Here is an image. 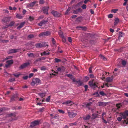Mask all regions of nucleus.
I'll use <instances>...</instances> for the list:
<instances>
[{
  "mask_svg": "<svg viewBox=\"0 0 128 128\" xmlns=\"http://www.w3.org/2000/svg\"><path fill=\"white\" fill-rule=\"evenodd\" d=\"M121 117H118L117 118V120L119 122L121 121L122 118L124 119L122 120L123 123L124 124H128V119L126 118L128 117V110L120 114Z\"/></svg>",
  "mask_w": 128,
  "mask_h": 128,
  "instance_id": "f257e3e1",
  "label": "nucleus"
},
{
  "mask_svg": "<svg viewBox=\"0 0 128 128\" xmlns=\"http://www.w3.org/2000/svg\"><path fill=\"white\" fill-rule=\"evenodd\" d=\"M35 46L36 48H38L46 47V46L48 47V46L47 43L44 42L36 44Z\"/></svg>",
  "mask_w": 128,
  "mask_h": 128,
  "instance_id": "f03ea898",
  "label": "nucleus"
},
{
  "mask_svg": "<svg viewBox=\"0 0 128 128\" xmlns=\"http://www.w3.org/2000/svg\"><path fill=\"white\" fill-rule=\"evenodd\" d=\"M94 80L93 79L92 81L89 82L88 83L90 87L93 88L94 89L98 87L97 85L98 83L96 82H94Z\"/></svg>",
  "mask_w": 128,
  "mask_h": 128,
  "instance_id": "7ed1b4c3",
  "label": "nucleus"
},
{
  "mask_svg": "<svg viewBox=\"0 0 128 128\" xmlns=\"http://www.w3.org/2000/svg\"><path fill=\"white\" fill-rule=\"evenodd\" d=\"M40 80L38 78H34L31 83V85L34 86L35 84H38L40 82Z\"/></svg>",
  "mask_w": 128,
  "mask_h": 128,
  "instance_id": "20e7f679",
  "label": "nucleus"
},
{
  "mask_svg": "<svg viewBox=\"0 0 128 128\" xmlns=\"http://www.w3.org/2000/svg\"><path fill=\"white\" fill-rule=\"evenodd\" d=\"M50 32L48 31L42 32L40 33L38 35V36L39 37H40L41 36L44 37L50 36Z\"/></svg>",
  "mask_w": 128,
  "mask_h": 128,
  "instance_id": "39448f33",
  "label": "nucleus"
},
{
  "mask_svg": "<svg viewBox=\"0 0 128 128\" xmlns=\"http://www.w3.org/2000/svg\"><path fill=\"white\" fill-rule=\"evenodd\" d=\"M40 121L38 120H35L31 122L30 126L33 128L35 126L38 125L39 124Z\"/></svg>",
  "mask_w": 128,
  "mask_h": 128,
  "instance_id": "423d86ee",
  "label": "nucleus"
},
{
  "mask_svg": "<svg viewBox=\"0 0 128 128\" xmlns=\"http://www.w3.org/2000/svg\"><path fill=\"white\" fill-rule=\"evenodd\" d=\"M51 13L54 16L56 17H59L61 16V14H60L56 10L52 11Z\"/></svg>",
  "mask_w": 128,
  "mask_h": 128,
  "instance_id": "0eeeda50",
  "label": "nucleus"
},
{
  "mask_svg": "<svg viewBox=\"0 0 128 128\" xmlns=\"http://www.w3.org/2000/svg\"><path fill=\"white\" fill-rule=\"evenodd\" d=\"M6 64L5 65V66L6 68H8L13 63V60H8L6 61Z\"/></svg>",
  "mask_w": 128,
  "mask_h": 128,
  "instance_id": "6e6552de",
  "label": "nucleus"
},
{
  "mask_svg": "<svg viewBox=\"0 0 128 128\" xmlns=\"http://www.w3.org/2000/svg\"><path fill=\"white\" fill-rule=\"evenodd\" d=\"M30 64V63L29 62L24 63L19 67V68L20 69H22L27 67Z\"/></svg>",
  "mask_w": 128,
  "mask_h": 128,
  "instance_id": "1a4fd4ad",
  "label": "nucleus"
},
{
  "mask_svg": "<svg viewBox=\"0 0 128 128\" xmlns=\"http://www.w3.org/2000/svg\"><path fill=\"white\" fill-rule=\"evenodd\" d=\"M62 104L66 105L71 106L73 104V102L71 100H68L63 102Z\"/></svg>",
  "mask_w": 128,
  "mask_h": 128,
  "instance_id": "9d476101",
  "label": "nucleus"
},
{
  "mask_svg": "<svg viewBox=\"0 0 128 128\" xmlns=\"http://www.w3.org/2000/svg\"><path fill=\"white\" fill-rule=\"evenodd\" d=\"M18 98V95L17 94H14L10 98V102L14 101H15Z\"/></svg>",
  "mask_w": 128,
  "mask_h": 128,
  "instance_id": "9b49d317",
  "label": "nucleus"
},
{
  "mask_svg": "<svg viewBox=\"0 0 128 128\" xmlns=\"http://www.w3.org/2000/svg\"><path fill=\"white\" fill-rule=\"evenodd\" d=\"M68 116L70 118H73L76 115V113H74L72 112L68 111Z\"/></svg>",
  "mask_w": 128,
  "mask_h": 128,
  "instance_id": "f8f14e48",
  "label": "nucleus"
},
{
  "mask_svg": "<svg viewBox=\"0 0 128 128\" xmlns=\"http://www.w3.org/2000/svg\"><path fill=\"white\" fill-rule=\"evenodd\" d=\"M65 68L63 66H62L58 68L56 70V72H64L65 71Z\"/></svg>",
  "mask_w": 128,
  "mask_h": 128,
  "instance_id": "ddd939ff",
  "label": "nucleus"
},
{
  "mask_svg": "<svg viewBox=\"0 0 128 128\" xmlns=\"http://www.w3.org/2000/svg\"><path fill=\"white\" fill-rule=\"evenodd\" d=\"M11 17H6L2 20L3 21L7 23L9 22L10 20V18Z\"/></svg>",
  "mask_w": 128,
  "mask_h": 128,
  "instance_id": "4468645a",
  "label": "nucleus"
},
{
  "mask_svg": "<svg viewBox=\"0 0 128 128\" xmlns=\"http://www.w3.org/2000/svg\"><path fill=\"white\" fill-rule=\"evenodd\" d=\"M97 105L98 106H106V103L102 102H99L97 103Z\"/></svg>",
  "mask_w": 128,
  "mask_h": 128,
  "instance_id": "2eb2a0df",
  "label": "nucleus"
},
{
  "mask_svg": "<svg viewBox=\"0 0 128 128\" xmlns=\"http://www.w3.org/2000/svg\"><path fill=\"white\" fill-rule=\"evenodd\" d=\"M49 7L48 6L44 7L42 8V10L44 13L48 14V11Z\"/></svg>",
  "mask_w": 128,
  "mask_h": 128,
  "instance_id": "dca6fc26",
  "label": "nucleus"
},
{
  "mask_svg": "<svg viewBox=\"0 0 128 128\" xmlns=\"http://www.w3.org/2000/svg\"><path fill=\"white\" fill-rule=\"evenodd\" d=\"M17 49H11L9 50L8 52V53L9 54L11 53H15L17 52Z\"/></svg>",
  "mask_w": 128,
  "mask_h": 128,
  "instance_id": "f3484780",
  "label": "nucleus"
},
{
  "mask_svg": "<svg viewBox=\"0 0 128 128\" xmlns=\"http://www.w3.org/2000/svg\"><path fill=\"white\" fill-rule=\"evenodd\" d=\"M36 3V1L34 2L27 4V6L28 8L33 7Z\"/></svg>",
  "mask_w": 128,
  "mask_h": 128,
  "instance_id": "a211bd4d",
  "label": "nucleus"
},
{
  "mask_svg": "<svg viewBox=\"0 0 128 128\" xmlns=\"http://www.w3.org/2000/svg\"><path fill=\"white\" fill-rule=\"evenodd\" d=\"M48 51V50L46 51H44L42 53H41L40 55L42 56L45 55H49L50 54V53L49 52H47Z\"/></svg>",
  "mask_w": 128,
  "mask_h": 128,
  "instance_id": "6ab92c4d",
  "label": "nucleus"
},
{
  "mask_svg": "<svg viewBox=\"0 0 128 128\" xmlns=\"http://www.w3.org/2000/svg\"><path fill=\"white\" fill-rule=\"evenodd\" d=\"M48 22L47 20H43L41 21L38 24V26H41L44 24H45Z\"/></svg>",
  "mask_w": 128,
  "mask_h": 128,
  "instance_id": "aec40b11",
  "label": "nucleus"
},
{
  "mask_svg": "<svg viewBox=\"0 0 128 128\" xmlns=\"http://www.w3.org/2000/svg\"><path fill=\"white\" fill-rule=\"evenodd\" d=\"M113 78L112 76L108 77L106 78V82H110L112 81Z\"/></svg>",
  "mask_w": 128,
  "mask_h": 128,
  "instance_id": "412c9836",
  "label": "nucleus"
},
{
  "mask_svg": "<svg viewBox=\"0 0 128 128\" xmlns=\"http://www.w3.org/2000/svg\"><path fill=\"white\" fill-rule=\"evenodd\" d=\"M82 21V16H80L76 18V21L78 22H80Z\"/></svg>",
  "mask_w": 128,
  "mask_h": 128,
  "instance_id": "4be33fe9",
  "label": "nucleus"
},
{
  "mask_svg": "<svg viewBox=\"0 0 128 128\" xmlns=\"http://www.w3.org/2000/svg\"><path fill=\"white\" fill-rule=\"evenodd\" d=\"M28 56L30 58H34V54L32 53L29 52L27 53Z\"/></svg>",
  "mask_w": 128,
  "mask_h": 128,
  "instance_id": "5701e85b",
  "label": "nucleus"
},
{
  "mask_svg": "<svg viewBox=\"0 0 128 128\" xmlns=\"http://www.w3.org/2000/svg\"><path fill=\"white\" fill-rule=\"evenodd\" d=\"M25 23V22H24L21 23L20 26L17 28V29L18 30L20 29L23 26Z\"/></svg>",
  "mask_w": 128,
  "mask_h": 128,
  "instance_id": "b1692460",
  "label": "nucleus"
},
{
  "mask_svg": "<svg viewBox=\"0 0 128 128\" xmlns=\"http://www.w3.org/2000/svg\"><path fill=\"white\" fill-rule=\"evenodd\" d=\"M92 102H90L89 103H88L86 105V107L88 108L89 110H90V106H91V105L92 104Z\"/></svg>",
  "mask_w": 128,
  "mask_h": 128,
  "instance_id": "393cba45",
  "label": "nucleus"
},
{
  "mask_svg": "<svg viewBox=\"0 0 128 128\" xmlns=\"http://www.w3.org/2000/svg\"><path fill=\"white\" fill-rule=\"evenodd\" d=\"M119 21V18H116L115 19V22L114 23V25L116 26L118 23Z\"/></svg>",
  "mask_w": 128,
  "mask_h": 128,
  "instance_id": "a878e982",
  "label": "nucleus"
},
{
  "mask_svg": "<svg viewBox=\"0 0 128 128\" xmlns=\"http://www.w3.org/2000/svg\"><path fill=\"white\" fill-rule=\"evenodd\" d=\"M90 117V116L89 115H88L86 116L83 117V118L84 120H89Z\"/></svg>",
  "mask_w": 128,
  "mask_h": 128,
  "instance_id": "bb28decb",
  "label": "nucleus"
},
{
  "mask_svg": "<svg viewBox=\"0 0 128 128\" xmlns=\"http://www.w3.org/2000/svg\"><path fill=\"white\" fill-rule=\"evenodd\" d=\"M79 28H81L82 30H86V28L85 26H77L76 27V28L78 29Z\"/></svg>",
  "mask_w": 128,
  "mask_h": 128,
  "instance_id": "cd10ccee",
  "label": "nucleus"
},
{
  "mask_svg": "<svg viewBox=\"0 0 128 128\" xmlns=\"http://www.w3.org/2000/svg\"><path fill=\"white\" fill-rule=\"evenodd\" d=\"M76 82L78 83V85L79 86L82 85L83 83V82L80 80L76 81Z\"/></svg>",
  "mask_w": 128,
  "mask_h": 128,
  "instance_id": "c85d7f7f",
  "label": "nucleus"
},
{
  "mask_svg": "<svg viewBox=\"0 0 128 128\" xmlns=\"http://www.w3.org/2000/svg\"><path fill=\"white\" fill-rule=\"evenodd\" d=\"M16 17L18 19H21L23 18V16L21 14H17L16 15Z\"/></svg>",
  "mask_w": 128,
  "mask_h": 128,
  "instance_id": "c756f323",
  "label": "nucleus"
},
{
  "mask_svg": "<svg viewBox=\"0 0 128 128\" xmlns=\"http://www.w3.org/2000/svg\"><path fill=\"white\" fill-rule=\"evenodd\" d=\"M58 33L60 37L62 38L64 37V36L63 35V33L62 32L60 31L58 32Z\"/></svg>",
  "mask_w": 128,
  "mask_h": 128,
  "instance_id": "7c9ffc66",
  "label": "nucleus"
},
{
  "mask_svg": "<svg viewBox=\"0 0 128 128\" xmlns=\"http://www.w3.org/2000/svg\"><path fill=\"white\" fill-rule=\"evenodd\" d=\"M124 35L123 33L122 32H120L119 33V38H120V37H122Z\"/></svg>",
  "mask_w": 128,
  "mask_h": 128,
  "instance_id": "2f4dec72",
  "label": "nucleus"
},
{
  "mask_svg": "<svg viewBox=\"0 0 128 128\" xmlns=\"http://www.w3.org/2000/svg\"><path fill=\"white\" fill-rule=\"evenodd\" d=\"M38 94L42 98L44 97L45 96V94L44 93H40Z\"/></svg>",
  "mask_w": 128,
  "mask_h": 128,
  "instance_id": "473e14b6",
  "label": "nucleus"
},
{
  "mask_svg": "<svg viewBox=\"0 0 128 128\" xmlns=\"http://www.w3.org/2000/svg\"><path fill=\"white\" fill-rule=\"evenodd\" d=\"M54 61L58 63L61 62V60L60 59L57 58H55L54 59Z\"/></svg>",
  "mask_w": 128,
  "mask_h": 128,
  "instance_id": "72a5a7b5",
  "label": "nucleus"
},
{
  "mask_svg": "<svg viewBox=\"0 0 128 128\" xmlns=\"http://www.w3.org/2000/svg\"><path fill=\"white\" fill-rule=\"evenodd\" d=\"M14 23L15 22L14 21H12L10 22V24L9 25H8V26H14Z\"/></svg>",
  "mask_w": 128,
  "mask_h": 128,
  "instance_id": "f704fd0d",
  "label": "nucleus"
},
{
  "mask_svg": "<svg viewBox=\"0 0 128 128\" xmlns=\"http://www.w3.org/2000/svg\"><path fill=\"white\" fill-rule=\"evenodd\" d=\"M99 93L102 96H105L106 95V94L102 91L100 92Z\"/></svg>",
  "mask_w": 128,
  "mask_h": 128,
  "instance_id": "c9c22d12",
  "label": "nucleus"
},
{
  "mask_svg": "<svg viewBox=\"0 0 128 128\" xmlns=\"http://www.w3.org/2000/svg\"><path fill=\"white\" fill-rule=\"evenodd\" d=\"M34 36L33 34H30L28 36V38H34Z\"/></svg>",
  "mask_w": 128,
  "mask_h": 128,
  "instance_id": "e433bc0d",
  "label": "nucleus"
},
{
  "mask_svg": "<svg viewBox=\"0 0 128 128\" xmlns=\"http://www.w3.org/2000/svg\"><path fill=\"white\" fill-rule=\"evenodd\" d=\"M45 108L42 107L41 108H40L38 109V111L40 112H42L44 110Z\"/></svg>",
  "mask_w": 128,
  "mask_h": 128,
  "instance_id": "4c0bfd02",
  "label": "nucleus"
},
{
  "mask_svg": "<svg viewBox=\"0 0 128 128\" xmlns=\"http://www.w3.org/2000/svg\"><path fill=\"white\" fill-rule=\"evenodd\" d=\"M126 63V61L124 60H122V65L123 66H125Z\"/></svg>",
  "mask_w": 128,
  "mask_h": 128,
  "instance_id": "58836bf2",
  "label": "nucleus"
},
{
  "mask_svg": "<svg viewBox=\"0 0 128 128\" xmlns=\"http://www.w3.org/2000/svg\"><path fill=\"white\" fill-rule=\"evenodd\" d=\"M118 11V9H112L111 10V12H113L114 13H116V12Z\"/></svg>",
  "mask_w": 128,
  "mask_h": 128,
  "instance_id": "ea45409f",
  "label": "nucleus"
},
{
  "mask_svg": "<svg viewBox=\"0 0 128 128\" xmlns=\"http://www.w3.org/2000/svg\"><path fill=\"white\" fill-rule=\"evenodd\" d=\"M13 75L16 77L18 78L20 75V74L19 73H18L17 74H13Z\"/></svg>",
  "mask_w": 128,
  "mask_h": 128,
  "instance_id": "a19ab883",
  "label": "nucleus"
},
{
  "mask_svg": "<svg viewBox=\"0 0 128 128\" xmlns=\"http://www.w3.org/2000/svg\"><path fill=\"white\" fill-rule=\"evenodd\" d=\"M100 57L101 58L103 59L104 60H106V58L102 55H100Z\"/></svg>",
  "mask_w": 128,
  "mask_h": 128,
  "instance_id": "79ce46f5",
  "label": "nucleus"
},
{
  "mask_svg": "<svg viewBox=\"0 0 128 128\" xmlns=\"http://www.w3.org/2000/svg\"><path fill=\"white\" fill-rule=\"evenodd\" d=\"M71 9V8L68 7L67 10L66 11L65 13L66 14H67Z\"/></svg>",
  "mask_w": 128,
  "mask_h": 128,
  "instance_id": "37998d69",
  "label": "nucleus"
},
{
  "mask_svg": "<svg viewBox=\"0 0 128 128\" xmlns=\"http://www.w3.org/2000/svg\"><path fill=\"white\" fill-rule=\"evenodd\" d=\"M45 1L44 0H40L39 3L40 4H43L44 3Z\"/></svg>",
  "mask_w": 128,
  "mask_h": 128,
  "instance_id": "c03bdc74",
  "label": "nucleus"
},
{
  "mask_svg": "<svg viewBox=\"0 0 128 128\" xmlns=\"http://www.w3.org/2000/svg\"><path fill=\"white\" fill-rule=\"evenodd\" d=\"M116 106L118 108L117 109H118L120 108V106H121L120 104H116Z\"/></svg>",
  "mask_w": 128,
  "mask_h": 128,
  "instance_id": "a18cd8bd",
  "label": "nucleus"
},
{
  "mask_svg": "<svg viewBox=\"0 0 128 128\" xmlns=\"http://www.w3.org/2000/svg\"><path fill=\"white\" fill-rule=\"evenodd\" d=\"M81 7L83 9H86V6L85 4H83V5Z\"/></svg>",
  "mask_w": 128,
  "mask_h": 128,
  "instance_id": "49530a36",
  "label": "nucleus"
},
{
  "mask_svg": "<svg viewBox=\"0 0 128 128\" xmlns=\"http://www.w3.org/2000/svg\"><path fill=\"white\" fill-rule=\"evenodd\" d=\"M8 116H13L14 117H15L16 115L14 113H11L10 114H9L8 115Z\"/></svg>",
  "mask_w": 128,
  "mask_h": 128,
  "instance_id": "de8ad7c7",
  "label": "nucleus"
},
{
  "mask_svg": "<svg viewBox=\"0 0 128 128\" xmlns=\"http://www.w3.org/2000/svg\"><path fill=\"white\" fill-rule=\"evenodd\" d=\"M50 96H49L46 99V102H49L50 100Z\"/></svg>",
  "mask_w": 128,
  "mask_h": 128,
  "instance_id": "09e8293b",
  "label": "nucleus"
},
{
  "mask_svg": "<svg viewBox=\"0 0 128 128\" xmlns=\"http://www.w3.org/2000/svg\"><path fill=\"white\" fill-rule=\"evenodd\" d=\"M76 124L77 123L76 122H75L74 123L69 124V125L70 126H73L74 125H76Z\"/></svg>",
  "mask_w": 128,
  "mask_h": 128,
  "instance_id": "8fccbe9b",
  "label": "nucleus"
},
{
  "mask_svg": "<svg viewBox=\"0 0 128 128\" xmlns=\"http://www.w3.org/2000/svg\"><path fill=\"white\" fill-rule=\"evenodd\" d=\"M52 44H54L56 43V41L55 40L54 38H52Z\"/></svg>",
  "mask_w": 128,
  "mask_h": 128,
  "instance_id": "3c124183",
  "label": "nucleus"
},
{
  "mask_svg": "<svg viewBox=\"0 0 128 128\" xmlns=\"http://www.w3.org/2000/svg\"><path fill=\"white\" fill-rule=\"evenodd\" d=\"M62 38V41L63 42H64L65 43L66 42V38L64 37L63 38Z\"/></svg>",
  "mask_w": 128,
  "mask_h": 128,
  "instance_id": "603ef678",
  "label": "nucleus"
},
{
  "mask_svg": "<svg viewBox=\"0 0 128 128\" xmlns=\"http://www.w3.org/2000/svg\"><path fill=\"white\" fill-rule=\"evenodd\" d=\"M58 111L60 113H62L64 114V112L62 110H58Z\"/></svg>",
  "mask_w": 128,
  "mask_h": 128,
  "instance_id": "864d4df0",
  "label": "nucleus"
},
{
  "mask_svg": "<svg viewBox=\"0 0 128 128\" xmlns=\"http://www.w3.org/2000/svg\"><path fill=\"white\" fill-rule=\"evenodd\" d=\"M68 40L69 42L70 43L72 42V40L71 38L70 37H68Z\"/></svg>",
  "mask_w": 128,
  "mask_h": 128,
  "instance_id": "5fc2aeb1",
  "label": "nucleus"
},
{
  "mask_svg": "<svg viewBox=\"0 0 128 128\" xmlns=\"http://www.w3.org/2000/svg\"><path fill=\"white\" fill-rule=\"evenodd\" d=\"M108 17L109 18H112L113 17V15L112 14H109L108 16Z\"/></svg>",
  "mask_w": 128,
  "mask_h": 128,
  "instance_id": "6e6d98bb",
  "label": "nucleus"
},
{
  "mask_svg": "<svg viewBox=\"0 0 128 128\" xmlns=\"http://www.w3.org/2000/svg\"><path fill=\"white\" fill-rule=\"evenodd\" d=\"M5 110L4 108H0V112L4 111Z\"/></svg>",
  "mask_w": 128,
  "mask_h": 128,
  "instance_id": "4d7b16f0",
  "label": "nucleus"
},
{
  "mask_svg": "<svg viewBox=\"0 0 128 128\" xmlns=\"http://www.w3.org/2000/svg\"><path fill=\"white\" fill-rule=\"evenodd\" d=\"M92 66L90 67L89 68V72L90 73H91L92 72Z\"/></svg>",
  "mask_w": 128,
  "mask_h": 128,
  "instance_id": "13d9d810",
  "label": "nucleus"
},
{
  "mask_svg": "<svg viewBox=\"0 0 128 128\" xmlns=\"http://www.w3.org/2000/svg\"><path fill=\"white\" fill-rule=\"evenodd\" d=\"M73 13L75 14H77L78 13V12L77 9L75 10H74L73 11Z\"/></svg>",
  "mask_w": 128,
  "mask_h": 128,
  "instance_id": "bf43d9fd",
  "label": "nucleus"
},
{
  "mask_svg": "<svg viewBox=\"0 0 128 128\" xmlns=\"http://www.w3.org/2000/svg\"><path fill=\"white\" fill-rule=\"evenodd\" d=\"M94 95H96V96H99V94L98 93V92H96L95 93H94Z\"/></svg>",
  "mask_w": 128,
  "mask_h": 128,
  "instance_id": "052dcab7",
  "label": "nucleus"
},
{
  "mask_svg": "<svg viewBox=\"0 0 128 128\" xmlns=\"http://www.w3.org/2000/svg\"><path fill=\"white\" fill-rule=\"evenodd\" d=\"M66 76L69 78H71L72 76V74H68L66 75Z\"/></svg>",
  "mask_w": 128,
  "mask_h": 128,
  "instance_id": "680f3d73",
  "label": "nucleus"
},
{
  "mask_svg": "<svg viewBox=\"0 0 128 128\" xmlns=\"http://www.w3.org/2000/svg\"><path fill=\"white\" fill-rule=\"evenodd\" d=\"M102 120H103V122L105 123V124H106L107 123V122L106 120H105L104 118L102 117Z\"/></svg>",
  "mask_w": 128,
  "mask_h": 128,
  "instance_id": "e2e57ef3",
  "label": "nucleus"
},
{
  "mask_svg": "<svg viewBox=\"0 0 128 128\" xmlns=\"http://www.w3.org/2000/svg\"><path fill=\"white\" fill-rule=\"evenodd\" d=\"M84 79L86 81H87L89 79V78L87 76H85Z\"/></svg>",
  "mask_w": 128,
  "mask_h": 128,
  "instance_id": "0e129e2a",
  "label": "nucleus"
},
{
  "mask_svg": "<svg viewBox=\"0 0 128 128\" xmlns=\"http://www.w3.org/2000/svg\"><path fill=\"white\" fill-rule=\"evenodd\" d=\"M9 41V40H2V42H8Z\"/></svg>",
  "mask_w": 128,
  "mask_h": 128,
  "instance_id": "69168bd1",
  "label": "nucleus"
},
{
  "mask_svg": "<svg viewBox=\"0 0 128 128\" xmlns=\"http://www.w3.org/2000/svg\"><path fill=\"white\" fill-rule=\"evenodd\" d=\"M28 78V76H26L23 77V79L24 80H27Z\"/></svg>",
  "mask_w": 128,
  "mask_h": 128,
  "instance_id": "338daca9",
  "label": "nucleus"
},
{
  "mask_svg": "<svg viewBox=\"0 0 128 128\" xmlns=\"http://www.w3.org/2000/svg\"><path fill=\"white\" fill-rule=\"evenodd\" d=\"M46 70V68L45 67L43 66L41 68V70Z\"/></svg>",
  "mask_w": 128,
  "mask_h": 128,
  "instance_id": "774afa93",
  "label": "nucleus"
}]
</instances>
